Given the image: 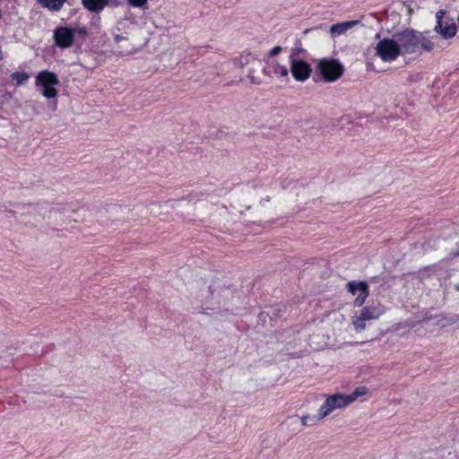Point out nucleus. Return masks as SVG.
<instances>
[{
  "label": "nucleus",
  "instance_id": "17",
  "mask_svg": "<svg viewBox=\"0 0 459 459\" xmlns=\"http://www.w3.org/2000/svg\"><path fill=\"white\" fill-rule=\"evenodd\" d=\"M271 67L274 74L279 75L282 78H287L289 75V70L287 66L280 64L279 62H272Z\"/></svg>",
  "mask_w": 459,
  "mask_h": 459
},
{
  "label": "nucleus",
  "instance_id": "1",
  "mask_svg": "<svg viewBox=\"0 0 459 459\" xmlns=\"http://www.w3.org/2000/svg\"><path fill=\"white\" fill-rule=\"evenodd\" d=\"M193 292L200 299L203 305H221L233 296V292L226 286L222 280L208 276L204 280L196 281L193 287Z\"/></svg>",
  "mask_w": 459,
  "mask_h": 459
},
{
  "label": "nucleus",
  "instance_id": "11",
  "mask_svg": "<svg viewBox=\"0 0 459 459\" xmlns=\"http://www.w3.org/2000/svg\"><path fill=\"white\" fill-rule=\"evenodd\" d=\"M348 291L353 296L357 295L353 301L354 306L360 307L368 296V286L365 281H350L347 284Z\"/></svg>",
  "mask_w": 459,
  "mask_h": 459
},
{
  "label": "nucleus",
  "instance_id": "24",
  "mask_svg": "<svg viewBox=\"0 0 459 459\" xmlns=\"http://www.w3.org/2000/svg\"><path fill=\"white\" fill-rule=\"evenodd\" d=\"M74 30V35L77 33V34H80V35H86L87 34V30L84 28V27H81V28H74L73 29Z\"/></svg>",
  "mask_w": 459,
  "mask_h": 459
},
{
  "label": "nucleus",
  "instance_id": "18",
  "mask_svg": "<svg viewBox=\"0 0 459 459\" xmlns=\"http://www.w3.org/2000/svg\"><path fill=\"white\" fill-rule=\"evenodd\" d=\"M367 393H368L367 388L360 387V388L355 389L350 394H345V398H346V401H347L348 404L350 405L354 401H356L359 397L365 395Z\"/></svg>",
  "mask_w": 459,
  "mask_h": 459
},
{
  "label": "nucleus",
  "instance_id": "4",
  "mask_svg": "<svg viewBox=\"0 0 459 459\" xmlns=\"http://www.w3.org/2000/svg\"><path fill=\"white\" fill-rule=\"evenodd\" d=\"M37 87L42 88L41 94L47 99H55L57 97V91L55 88L59 84L57 75L48 70L40 71L35 80Z\"/></svg>",
  "mask_w": 459,
  "mask_h": 459
},
{
  "label": "nucleus",
  "instance_id": "8",
  "mask_svg": "<svg viewBox=\"0 0 459 459\" xmlns=\"http://www.w3.org/2000/svg\"><path fill=\"white\" fill-rule=\"evenodd\" d=\"M383 314V310L377 307L368 306L364 307L359 314H355L351 317V324L357 332H361L366 329V322L369 320H376Z\"/></svg>",
  "mask_w": 459,
  "mask_h": 459
},
{
  "label": "nucleus",
  "instance_id": "25",
  "mask_svg": "<svg viewBox=\"0 0 459 459\" xmlns=\"http://www.w3.org/2000/svg\"><path fill=\"white\" fill-rule=\"evenodd\" d=\"M247 76L252 83H260V81L252 74V71L249 72Z\"/></svg>",
  "mask_w": 459,
  "mask_h": 459
},
{
  "label": "nucleus",
  "instance_id": "13",
  "mask_svg": "<svg viewBox=\"0 0 459 459\" xmlns=\"http://www.w3.org/2000/svg\"><path fill=\"white\" fill-rule=\"evenodd\" d=\"M82 6L91 13H100L109 4V0H82Z\"/></svg>",
  "mask_w": 459,
  "mask_h": 459
},
{
  "label": "nucleus",
  "instance_id": "2",
  "mask_svg": "<svg viewBox=\"0 0 459 459\" xmlns=\"http://www.w3.org/2000/svg\"><path fill=\"white\" fill-rule=\"evenodd\" d=\"M316 73L325 82H333L343 75L344 67L336 58L323 57L316 60Z\"/></svg>",
  "mask_w": 459,
  "mask_h": 459
},
{
  "label": "nucleus",
  "instance_id": "23",
  "mask_svg": "<svg viewBox=\"0 0 459 459\" xmlns=\"http://www.w3.org/2000/svg\"><path fill=\"white\" fill-rule=\"evenodd\" d=\"M281 51L282 48L281 46H276L269 51L268 56L273 57L278 56Z\"/></svg>",
  "mask_w": 459,
  "mask_h": 459
},
{
  "label": "nucleus",
  "instance_id": "22",
  "mask_svg": "<svg viewBox=\"0 0 459 459\" xmlns=\"http://www.w3.org/2000/svg\"><path fill=\"white\" fill-rule=\"evenodd\" d=\"M128 4L136 8H143L147 4L148 0H127Z\"/></svg>",
  "mask_w": 459,
  "mask_h": 459
},
{
  "label": "nucleus",
  "instance_id": "5",
  "mask_svg": "<svg viewBox=\"0 0 459 459\" xmlns=\"http://www.w3.org/2000/svg\"><path fill=\"white\" fill-rule=\"evenodd\" d=\"M401 54H414L420 48V32L405 30L395 35Z\"/></svg>",
  "mask_w": 459,
  "mask_h": 459
},
{
  "label": "nucleus",
  "instance_id": "21",
  "mask_svg": "<svg viewBox=\"0 0 459 459\" xmlns=\"http://www.w3.org/2000/svg\"><path fill=\"white\" fill-rule=\"evenodd\" d=\"M300 420H301V424H302V426H304V427L311 426V425H313L315 422L318 421V420H316V415L315 417H313V418H312V417H309V416H307V415H304V416H302V417H301Z\"/></svg>",
  "mask_w": 459,
  "mask_h": 459
},
{
  "label": "nucleus",
  "instance_id": "12",
  "mask_svg": "<svg viewBox=\"0 0 459 459\" xmlns=\"http://www.w3.org/2000/svg\"><path fill=\"white\" fill-rule=\"evenodd\" d=\"M255 63H260L258 57L255 54L248 51L241 53L238 57L234 59V65L238 68H243L246 65Z\"/></svg>",
  "mask_w": 459,
  "mask_h": 459
},
{
  "label": "nucleus",
  "instance_id": "10",
  "mask_svg": "<svg viewBox=\"0 0 459 459\" xmlns=\"http://www.w3.org/2000/svg\"><path fill=\"white\" fill-rule=\"evenodd\" d=\"M55 44L60 48H68L74 42V30L72 28L61 26L54 30Z\"/></svg>",
  "mask_w": 459,
  "mask_h": 459
},
{
  "label": "nucleus",
  "instance_id": "7",
  "mask_svg": "<svg viewBox=\"0 0 459 459\" xmlns=\"http://www.w3.org/2000/svg\"><path fill=\"white\" fill-rule=\"evenodd\" d=\"M446 12L443 9L436 13V24L433 30L443 39H454L457 32V26L452 18L445 19Z\"/></svg>",
  "mask_w": 459,
  "mask_h": 459
},
{
  "label": "nucleus",
  "instance_id": "20",
  "mask_svg": "<svg viewBox=\"0 0 459 459\" xmlns=\"http://www.w3.org/2000/svg\"><path fill=\"white\" fill-rule=\"evenodd\" d=\"M11 77L16 81L18 85H21V84L24 83L26 81H28L30 76L27 73H24V72L23 73L15 72L11 75Z\"/></svg>",
  "mask_w": 459,
  "mask_h": 459
},
{
  "label": "nucleus",
  "instance_id": "9",
  "mask_svg": "<svg viewBox=\"0 0 459 459\" xmlns=\"http://www.w3.org/2000/svg\"><path fill=\"white\" fill-rule=\"evenodd\" d=\"M290 71L295 81L304 82L308 80L312 74L310 64L299 58H291L290 61Z\"/></svg>",
  "mask_w": 459,
  "mask_h": 459
},
{
  "label": "nucleus",
  "instance_id": "6",
  "mask_svg": "<svg viewBox=\"0 0 459 459\" xmlns=\"http://www.w3.org/2000/svg\"><path fill=\"white\" fill-rule=\"evenodd\" d=\"M376 55L385 63L393 62L400 56L401 51L395 39L384 38L375 47Z\"/></svg>",
  "mask_w": 459,
  "mask_h": 459
},
{
  "label": "nucleus",
  "instance_id": "14",
  "mask_svg": "<svg viewBox=\"0 0 459 459\" xmlns=\"http://www.w3.org/2000/svg\"><path fill=\"white\" fill-rule=\"evenodd\" d=\"M358 23H359V21H349V22L335 23L330 27L329 31L332 34V36L342 35L347 30H351L355 25H357Z\"/></svg>",
  "mask_w": 459,
  "mask_h": 459
},
{
  "label": "nucleus",
  "instance_id": "15",
  "mask_svg": "<svg viewBox=\"0 0 459 459\" xmlns=\"http://www.w3.org/2000/svg\"><path fill=\"white\" fill-rule=\"evenodd\" d=\"M66 0H38V2L45 8L52 12L59 11Z\"/></svg>",
  "mask_w": 459,
  "mask_h": 459
},
{
  "label": "nucleus",
  "instance_id": "3",
  "mask_svg": "<svg viewBox=\"0 0 459 459\" xmlns=\"http://www.w3.org/2000/svg\"><path fill=\"white\" fill-rule=\"evenodd\" d=\"M349 406L345 394L335 393L325 395L323 403L317 410L316 420H322L336 410H342Z\"/></svg>",
  "mask_w": 459,
  "mask_h": 459
},
{
  "label": "nucleus",
  "instance_id": "19",
  "mask_svg": "<svg viewBox=\"0 0 459 459\" xmlns=\"http://www.w3.org/2000/svg\"><path fill=\"white\" fill-rule=\"evenodd\" d=\"M420 48H421L422 49H424L425 51L427 52H430L433 50L434 48V43L426 39L421 33H420Z\"/></svg>",
  "mask_w": 459,
  "mask_h": 459
},
{
  "label": "nucleus",
  "instance_id": "26",
  "mask_svg": "<svg viewBox=\"0 0 459 459\" xmlns=\"http://www.w3.org/2000/svg\"><path fill=\"white\" fill-rule=\"evenodd\" d=\"M122 39H126V38H125V37H123V36H121V35H116V36H115V41H116L117 43H118V42H119L120 40H122Z\"/></svg>",
  "mask_w": 459,
  "mask_h": 459
},
{
  "label": "nucleus",
  "instance_id": "16",
  "mask_svg": "<svg viewBox=\"0 0 459 459\" xmlns=\"http://www.w3.org/2000/svg\"><path fill=\"white\" fill-rule=\"evenodd\" d=\"M118 213L121 215L120 220L129 221L133 217L134 208L129 205H118L115 207Z\"/></svg>",
  "mask_w": 459,
  "mask_h": 459
}]
</instances>
